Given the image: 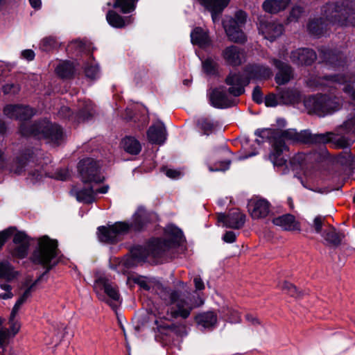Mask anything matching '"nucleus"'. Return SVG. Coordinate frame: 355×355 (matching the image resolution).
<instances>
[{"mask_svg": "<svg viewBox=\"0 0 355 355\" xmlns=\"http://www.w3.org/2000/svg\"><path fill=\"white\" fill-rule=\"evenodd\" d=\"M0 288L3 293H0V298L2 300H8L11 299L14 295L12 292V286L8 283H1L0 284Z\"/></svg>", "mask_w": 355, "mask_h": 355, "instance_id": "de8ad7c7", "label": "nucleus"}, {"mask_svg": "<svg viewBox=\"0 0 355 355\" xmlns=\"http://www.w3.org/2000/svg\"><path fill=\"white\" fill-rule=\"evenodd\" d=\"M3 113L8 118L19 121H26L34 114L32 108L18 105H6L3 109Z\"/></svg>", "mask_w": 355, "mask_h": 355, "instance_id": "412c9836", "label": "nucleus"}, {"mask_svg": "<svg viewBox=\"0 0 355 355\" xmlns=\"http://www.w3.org/2000/svg\"><path fill=\"white\" fill-rule=\"evenodd\" d=\"M88 47L86 46L85 43L82 41L76 40L74 42H71L68 47L67 50L70 52L73 53H84L87 51Z\"/></svg>", "mask_w": 355, "mask_h": 355, "instance_id": "a18cd8bd", "label": "nucleus"}, {"mask_svg": "<svg viewBox=\"0 0 355 355\" xmlns=\"http://www.w3.org/2000/svg\"><path fill=\"white\" fill-rule=\"evenodd\" d=\"M265 105L267 107H275L278 104H282L281 103V100L279 98V94L278 95H275L273 94H270L266 96L265 98Z\"/></svg>", "mask_w": 355, "mask_h": 355, "instance_id": "09e8293b", "label": "nucleus"}, {"mask_svg": "<svg viewBox=\"0 0 355 355\" xmlns=\"http://www.w3.org/2000/svg\"><path fill=\"white\" fill-rule=\"evenodd\" d=\"M69 176V173L67 169H61L57 171L53 177L55 179L60 180H66L68 177Z\"/></svg>", "mask_w": 355, "mask_h": 355, "instance_id": "13d9d810", "label": "nucleus"}, {"mask_svg": "<svg viewBox=\"0 0 355 355\" xmlns=\"http://www.w3.org/2000/svg\"><path fill=\"white\" fill-rule=\"evenodd\" d=\"M94 289L98 299L108 304L113 309L121 303V297L116 286L105 277H99L94 284Z\"/></svg>", "mask_w": 355, "mask_h": 355, "instance_id": "f8f14e48", "label": "nucleus"}, {"mask_svg": "<svg viewBox=\"0 0 355 355\" xmlns=\"http://www.w3.org/2000/svg\"><path fill=\"white\" fill-rule=\"evenodd\" d=\"M19 272L15 267L7 260L0 261V278L12 282L17 279Z\"/></svg>", "mask_w": 355, "mask_h": 355, "instance_id": "2f4dec72", "label": "nucleus"}, {"mask_svg": "<svg viewBox=\"0 0 355 355\" xmlns=\"http://www.w3.org/2000/svg\"><path fill=\"white\" fill-rule=\"evenodd\" d=\"M202 6L211 13V18L215 23L219 20L218 15L227 6L229 0H197Z\"/></svg>", "mask_w": 355, "mask_h": 355, "instance_id": "a878e982", "label": "nucleus"}, {"mask_svg": "<svg viewBox=\"0 0 355 355\" xmlns=\"http://www.w3.org/2000/svg\"><path fill=\"white\" fill-rule=\"evenodd\" d=\"M290 58L294 64L309 65L316 59V54L312 49L301 48L292 51Z\"/></svg>", "mask_w": 355, "mask_h": 355, "instance_id": "5701e85b", "label": "nucleus"}, {"mask_svg": "<svg viewBox=\"0 0 355 355\" xmlns=\"http://www.w3.org/2000/svg\"><path fill=\"white\" fill-rule=\"evenodd\" d=\"M230 162H222L216 164V166H209L210 171H224L229 168Z\"/></svg>", "mask_w": 355, "mask_h": 355, "instance_id": "5fc2aeb1", "label": "nucleus"}, {"mask_svg": "<svg viewBox=\"0 0 355 355\" xmlns=\"http://www.w3.org/2000/svg\"><path fill=\"white\" fill-rule=\"evenodd\" d=\"M281 288L283 291H286L291 296H296L297 295V290L296 288L291 283L284 282Z\"/></svg>", "mask_w": 355, "mask_h": 355, "instance_id": "603ef678", "label": "nucleus"}, {"mask_svg": "<svg viewBox=\"0 0 355 355\" xmlns=\"http://www.w3.org/2000/svg\"><path fill=\"white\" fill-rule=\"evenodd\" d=\"M161 298L168 304V313L173 318L185 320L189 318L191 311L203 304L200 297L197 299L186 295L176 290L163 289Z\"/></svg>", "mask_w": 355, "mask_h": 355, "instance_id": "0eeeda50", "label": "nucleus"}, {"mask_svg": "<svg viewBox=\"0 0 355 355\" xmlns=\"http://www.w3.org/2000/svg\"><path fill=\"white\" fill-rule=\"evenodd\" d=\"M223 314L226 316V320L232 323L240 322L241 317L238 312L230 307H226L223 311Z\"/></svg>", "mask_w": 355, "mask_h": 355, "instance_id": "37998d69", "label": "nucleus"}, {"mask_svg": "<svg viewBox=\"0 0 355 355\" xmlns=\"http://www.w3.org/2000/svg\"><path fill=\"white\" fill-rule=\"evenodd\" d=\"M322 218L320 216L315 217L313 220V227L315 229V232L322 234Z\"/></svg>", "mask_w": 355, "mask_h": 355, "instance_id": "052dcab7", "label": "nucleus"}, {"mask_svg": "<svg viewBox=\"0 0 355 355\" xmlns=\"http://www.w3.org/2000/svg\"><path fill=\"white\" fill-rule=\"evenodd\" d=\"M149 220V214L146 210L139 207L132 216L130 223L116 222L108 227L102 226L98 228V238L101 242L114 243L119 241L121 237L130 230L139 231Z\"/></svg>", "mask_w": 355, "mask_h": 355, "instance_id": "39448f33", "label": "nucleus"}, {"mask_svg": "<svg viewBox=\"0 0 355 355\" xmlns=\"http://www.w3.org/2000/svg\"><path fill=\"white\" fill-rule=\"evenodd\" d=\"M58 242L47 236L38 239V246L33 254V261L50 270L58 263Z\"/></svg>", "mask_w": 355, "mask_h": 355, "instance_id": "1a4fd4ad", "label": "nucleus"}, {"mask_svg": "<svg viewBox=\"0 0 355 355\" xmlns=\"http://www.w3.org/2000/svg\"><path fill=\"white\" fill-rule=\"evenodd\" d=\"M78 168L84 184H98L104 180V177L100 172L98 163L92 158H85L80 160Z\"/></svg>", "mask_w": 355, "mask_h": 355, "instance_id": "4468645a", "label": "nucleus"}, {"mask_svg": "<svg viewBox=\"0 0 355 355\" xmlns=\"http://www.w3.org/2000/svg\"><path fill=\"white\" fill-rule=\"evenodd\" d=\"M258 28L259 33L263 35L264 38L270 41H273L279 37L284 31L283 25L274 21H268L264 19H260Z\"/></svg>", "mask_w": 355, "mask_h": 355, "instance_id": "a211bd4d", "label": "nucleus"}, {"mask_svg": "<svg viewBox=\"0 0 355 355\" xmlns=\"http://www.w3.org/2000/svg\"><path fill=\"white\" fill-rule=\"evenodd\" d=\"M289 3L290 0H266L263 8L267 12L275 14L284 10Z\"/></svg>", "mask_w": 355, "mask_h": 355, "instance_id": "72a5a7b5", "label": "nucleus"}, {"mask_svg": "<svg viewBox=\"0 0 355 355\" xmlns=\"http://www.w3.org/2000/svg\"><path fill=\"white\" fill-rule=\"evenodd\" d=\"M245 221V215L239 209H232L228 215L220 214L218 216V223L226 227L239 229L243 227Z\"/></svg>", "mask_w": 355, "mask_h": 355, "instance_id": "6ab92c4d", "label": "nucleus"}, {"mask_svg": "<svg viewBox=\"0 0 355 355\" xmlns=\"http://www.w3.org/2000/svg\"><path fill=\"white\" fill-rule=\"evenodd\" d=\"M279 98L282 104H293L300 101V93L295 89H286L279 92Z\"/></svg>", "mask_w": 355, "mask_h": 355, "instance_id": "c9c22d12", "label": "nucleus"}, {"mask_svg": "<svg viewBox=\"0 0 355 355\" xmlns=\"http://www.w3.org/2000/svg\"><path fill=\"white\" fill-rule=\"evenodd\" d=\"M191 41L193 45L205 49L211 45V41L208 32L200 27H196L190 34Z\"/></svg>", "mask_w": 355, "mask_h": 355, "instance_id": "bb28decb", "label": "nucleus"}, {"mask_svg": "<svg viewBox=\"0 0 355 355\" xmlns=\"http://www.w3.org/2000/svg\"><path fill=\"white\" fill-rule=\"evenodd\" d=\"M302 184L305 188H306L309 190H311L313 191H315V192L324 193L327 191L325 189H317V188L311 187L310 186L305 184L303 182H302Z\"/></svg>", "mask_w": 355, "mask_h": 355, "instance_id": "774afa93", "label": "nucleus"}, {"mask_svg": "<svg viewBox=\"0 0 355 355\" xmlns=\"http://www.w3.org/2000/svg\"><path fill=\"white\" fill-rule=\"evenodd\" d=\"M166 240L153 239L146 247L137 246L131 250V261H125V265H135L147 261L149 258H156L166 249L180 244L184 240L182 232L177 227L170 225L165 229Z\"/></svg>", "mask_w": 355, "mask_h": 355, "instance_id": "20e7f679", "label": "nucleus"}, {"mask_svg": "<svg viewBox=\"0 0 355 355\" xmlns=\"http://www.w3.org/2000/svg\"><path fill=\"white\" fill-rule=\"evenodd\" d=\"M31 6L35 9H40L42 6L41 0H29Z\"/></svg>", "mask_w": 355, "mask_h": 355, "instance_id": "338daca9", "label": "nucleus"}, {"mask_svg": "<svg viewBox=\"0 0 355 355\" xmlns=\"http://www.w3.org/2000/svg\"><path fill=\"white\" fill-rule=\"evenodd\" d=\"M302 13V8L300 7H295L292 9L288 19L292 21H297Z\"/></svg>", "mask_w": 355, "mask_h": 355, "instance_id": "6e6d98bb", "label": "nucleus"}, {"mask_svg": "<svg viewBox=\"0 0 355 355\" xmlns=\"http://www.w3.org/2000/svg\"><path fill=\"white\" fill-rule=\"evenodd\" d=\"M137 0H115L114 8H119L123 13L130 12L135 10Z\"/></svg>", "mask_w": 355, "mask_h": 355, "instance_id": "a19ab883", "label": "nucleus"}, {"mask_svg": "<svg viewBox=\"0 0 355 355\" xmlns=\"http://www.w3.org/2000/svg\"><path fill=\"white\" fill-rule=\"evenodd\" d=\"M324 17L314 19L309 21L307 29L315 37L324 34L329 24L340 26H355V6L344 3H331L324 8Z\"/></svg>", "mask_w": 355, "mask_h": 355, "instance_id": "7ed1b4c3", "label": "nucleus"}, {"mask_svg": "<svg viewBox=\"0 0 355 355\" xmlns=\"http://www.w3.org/2000/svg\"><path fill=\"white\" fill-rule=\"evenodd\" d=\"M106 19L111 26L117 28H123L132 22V19L130 17L125 18L122 17L121 15L113 10H110L107 13Z\"/></svg>", "mask_w": 355, "mask_h": 355, "instance_id": "473e14b6", "label": "nucleus"}, {"mask_svg": "<svg viewBox=\"0 0 355 355\" xmlns=\"http://www.w3.org/2000/svg\"><path fill=\"white\" fill-rule=\"evenodd\" d=\"M19 89V86L14 83H7L3 86V92L6 94H15Z\"/></svg>", "mask_w": 355, "mask_h": 355, "instance_id": "8fccbe9b", "label": "nucleus"}, {"mask_svg": "<svg viewBox=\"0 0 355 355\" xmlns=\"http://www.w3.org/2000/svg\"><path fill=\"white\" fill-rule=\"evenodd\" d=\"M75 71L76 67L73 63L69 61L60 62L55 68L56 73L62 78L71 77Z\"/></svg>", "mask_w": 355, "mask_h": 355, "instance_id": "e433bc0d", "label": "nucleus"}, {"mask_svg": "<svg viewBox=\"0 0 355 355\" xmlns=\"http://www.w3.org/2000/svg\"><path fill=\"white\" fill-rule=\"evenodd\" d=\"M272 223L274 225L279 226L285 230L293 231L300 230V223L291 214H285L276 217L272 220Z\"/></svg>", "mask_w": 355, "mask_h": 355, "instance_id": "c85d7f7f", "label": "nucleus"}, {"mask_svg": "<svg viewBox=\"0 0 355 355\" xmlns=\"http://www.w3.org/2000/svg\"><path fill=\"white\" fill-rule=\"evenodd\" d=\"M322 56L325 61V65L328 68H333L336 71L342 72V73L330 74L323 77H319L317 79L310 80L309 84L311 87H329L337 88L344 85L343 91L349 95L353 99H355V90L352 85L355 81V78L347 72L345 61L340 53H336L332 51H321Z\"/></svg>", "mask_w": 355, "mask_h": 355, "instance_id": "f03ea898", "label": "nucleus"}, {"mask_svg": "<svg viewBox=\"0 0 355 355\" xmlns=\"http://www.w3.org/2000/svg\"><path fill=\"white\" fill-rule=\"evenodd\" d=\"M197 324L204 329H212L217 322V315L214 311H206L198 314L195 318Z\"/></svg>", "mask_w": 355, "mask_h": 355, "instance_id": "c756f323", "label": "nucleus"}, {"mask_svg": "<svg viewBox=\"0 0 355 355\" xmlns=\"http://www.w3.org/2000/svg\"><path fill=\"white\" fill-rule=\"evenodd\" d=\"M355 132V112L351 114L347 119L336 130L337 135ZM255 134L261 138L255 142L260 145L263 140L268 139L272 146L270 159L275 166H282L286 162L283 153L288 148L290 143L301 142L304 144H325L335 139L336 133L327 132L321 134H312L309 130L297 132L294 129L286 130L263 129L258 130Z\"/></svg>", "mask_w": 355, "mask_h": 355, "instance_id": "f257e3e1", "label": "nucleus"}, {"mask_svg": "<svg viewBox=\"0 0 355 355\" xmlns=\"http://www.w3.org/2000/svg\"><path fill=\"white\" fill-rule=\"evenodd\" d=\"M229 93L227 94L223 87L213 89L209 94L211 104L217 108H226L234 105L236 103V96L231 94L230 91Z\"/></svg>", "mask_w": 355, "mask_h": 355, "instance_id": "f3484780", "label": "nucleus"}, {"mask_svg": "<svg viewBox=\"0 0 355 355\" xmlns=\"http://www.w3.org/2000/svg\"><path fill=\"white\" fill-rule=\"evenodd\" d=\"M109 190L108 185L98 186L94 184H85L83 187L76 186L71 189V193L78 202L92 203L96 200L98 194H105Z\"/></svg>", "mask_w": 355, "mask_h": 355, "instance_id": "2eb2a0df", "label": "nucleus"}, {"mask_svg": "<svg viewBox=\"0 0 355 355\" xmlns=\"http://www.w3.org/2000/svg\"><path fill=\"white\" fill-rule=\"evenodd\" d=\"M328 158H330L333 163L338 164L345 167L353 168L355 166V157L350 152H343L337 156L331 158L329 152L324 147L321 149V159H326Z\"/></svg>", "mask_w": 355, "mask_h": 355, "instance_id": "393cba45", "label": "nucleus"}, {"mask_svg": "<svg viewBox=\"0 0 355 355\" xmlns=\"http://www.w3.org/2000/svg\"><path fill=\"white\" fill-rule=\"evenodd\" d=\"M85 76L92 80L98 78L100 76V70L97 63L91 57L84 66Z\"/></svg>", "mask_w": 355, "mask_h": 355, "instance_id": "58836bf2", "label": "nucleus"}, {"mask_svg": "<svg viewBox=\"0 0 355 355\" xmlns=\"http://www.w3.org/2000/svg\"><path fill=\"white\" fill-rule=\"evenodd\" d=\"M304 106L310 114L324 116L334 113L340 107L338 98L326 95L309 96L304 100Z\"/></svg>", "mask_w": 355, "mask_h": 355, "instance_id": "9d476101", "label": "nucleus"}, {"mask_svg": "<svg viewBox=\"0 0 355 355\" xmlns=\"http://www.w3.org/2000/svg\"><path fill=\"white\" fill-rule=\"evenodd\" d=\"M246 13L242 10L236 12L235 17H226L223 21V26L229 40L234 42H244L245 35L242 27L246 21Z\"/></svg>", "mask_w": 355, "mask_h": 355, "instance_id": "ddd939ff", "label": "nucleus"}, {"mask_svg": "<svg viewBox=\"0 0 355 355\" xmlns=\"http://www.w3.org/2000/svg\"><path fill=\"white\" fill-rule=\"evenodd\" d=\"M322 236L324 238L326 244L331 246L340 245L344 237L343 234L331 226H329L323 230Z\"/></svg>", "mask_w": 355, "mask_h": 355, "instance_id": "7c9ffc66", "label": "nucleus"}, {"mask_svg": "<svg viewBox=\"0 0 355 355\" xmlns=\"http://www.w3.org/2000/svg\"><path fill=\"white\" fill-rule=\"evenodd\" d=\"M15 227H10L0 232V249L3 247L7 239L13 235L15 248L10 250V254L13 257L23 259L28 254L30 239L24 232H15Z\"/></svg>", "mask_w": 355, "mask_h": 355, "instance_id": "9b49d317", "label": "nucleus"}, {"mask_svg": "<svg viewBox=\"0 0 355 355\" xmlns=\"http://www.w3.org/2000/svg\"><path fill=\"white\" fill-rule=\"evenodd\" d=\"M79 116L83 120L89 119L94 114L93 104L90 100H83L80 102Z\"/></svg>", "mask_w": 355, "mask_h": 355, "instance_id": "ea45409f", "label": "nucleus"}, {"mask_svg": "<svg viewBox=\"0 0 355 355\" xmlns=\"http://www.w3.org/2000/svg\"><path fill=\"white\" fill-rule=\"evenodd\" d=\"M165 174L167 177L171 179H179L183 175V173L177 169L166 168L165 169Z\"/></svg>", "mask_w": 355, "mask_h": 355, "instance_id": "864d4df0", "label": "nucleus"}, {"mask_svg": "<svg viewBox=\"0 0 355 355\" xmlns=\"http://www.w3.org/2000/svg\"><path fill=\"white\" fill-rule=\"evenodd\" d=\"M223 239L226 243H233L236 239V234L232 231H228L224 234Z\"/></svg>", "mask_w": 355, "mask_h": 355, "instance_id": "680f3d73", "label": "nucleus"}, {"mask_svg": "<svg viewBox=\"0 0 355 355\" xmlns=\"http://www.w3.org/2000/svg\"><path fill=\"white\" fill-rule=\"evenodd\" d=\"M198 124L205 132H211L218 125L216 121L207 117H201L198 120Z\"/></svg>", "mask_w": 355, "mask_h": 355, "instance_id": "79ce46f5", "label": "nucleus"}, {"mask_svg": "<svg viewBox=\"0 0 355 355\" xmlns=\"http://www.w3.org/2000/svg\"><path fill=\"white\" fill-rule=\"evenodd\" d=\"M43 177H44V171H37L36 172L30 173V178L33 183H35L37 181L41 180Z\"/></svg>", "mask_w": 355, "mask_h": 355, "instance_id": "bf43d9fd", "label": "nucleus"}, {"mask_svg": "<svg viewBox=\"0 0 355 355\" xmlns=\"http://www.w3.org/2000/svg\"><path fill=\"white\" fill-rule=\"evenodd\" d=\"M248 208L254 219L265 218L270 212V204L264 199H251L248 204Z\"/></svg>", "mask_w": 355, "mask_h": 355, "instance_id": "4be33fe9", "label": "nucleus"}, {"mask_svg": "<svg viewBox=\"0 0 355 355\" xmlns=\"http://www.w3.org/2000/svg\"><path fill=\"white\" fill-rule=\"evenodd\" d=\"M193 282L196 290H203L205 288L204 283L200 277H195Z\"/></svg>", "mask_w": 355, "mask_h": 355, "instance_id": "0e129e2a", "label": "nucleus"}, {"mask_svg": "<svg viewBox=\"0 0 355 355\" xmlns=\"http://www.w3.org/2000/svg\"><path fill=\"white\" fill-rule=\"evenodd\" d=\"M222 57L227 64L233 67L241 65L246 59L244 50L235 45L226 47L222 51Z\"/></svg>", "mask_w": 355, "mask_h": 355, "instance_id": "aec40b11", "label": "nucleus"}, {"mask_svg": "<svg viewBox=\"0 0 355 355\" xmlns=\"http://www.w3.org/2000/svg\"><path fill=\"white\" fill-rule=\"evenodd\" d=\"M20 132L24 136L44 139L47 143L52 144H58L63 136L60 127L47 120H43L28 126L24 123L20 126Z\"/></svg>", "mask_w": 355, "mask_h": 355, "instance_id": "6e6552de", "label": "nucleus"}, {"mask_svg": "<svg viewBox=\"0 0 355 355\" xmlns=\"http://www.w3.org/2000/svg\"><path fill=\"white\" fill-rule=\"evenodd\" d=\"M21 57L28 61H31L35 58V53L31 49H26L21 51Z\"/></svg>", "mask_w": 355, "mask_h": 355, "instance_id": "e2e57ef3", "label": "nucleus"}, {"mask_svg": "<svg viewBox=\"0 0 355 355\" xmlns=\"http://www.w3.org/2000/svg\"><path fill=\"white\" fill-rule=\"evenodd\" d=\"M18 313V310H15L12 308L8 321V332L3 329L0 330V353L1 355L12 354V349L8 343V334H10L14 336L20 330L21 323L19 319L17 318Z\"/></svg>", "mask_w": 355, "mask_h": 355, "instance_id": "dca6fc26", "label": "nucleus"}, {"mask_svg": "<svg viewBox=\"0 0 355 355\" xmlns=\"http://www.w3.org/2000/svg\"><path fill=\"white\" fill-rule=\"evenodd\" d=\"M24 165H25V163L24 162H19L18 163V166L15 168V167H12L11 168V171H12L13 172H15V173H17V174H20L22 171H23V168L24 167Z\"/></svg>", "mask_w": 355, "mask_h": 355, "instance_id": "69168bd1", "label": "nucleus"}, {"mask_svg": "<svg viewBox=\"0 0 355 355\" xmlns=\"http://www.w3.org/2000/svg\"><path fill=\"white\" fill-rule=\"evenodd\" d=\"M35 284H36V282H35L31 286H29L24 292V293L19 297V299L17 300L16 303L15 304V305L13 306L14 309L19 311V309H21V306L23 305V304L31 296L33 288L35 285Z\"/></svg>", "mask_w": 355, "mask_h": 355, "instance_id": "c03bdc74", "label": "nucleus"}, {"mask_svg": "<svg viewBox=\"0 0 355 355\" xmlns=\"http://www.w3.org/2000/svg\"><path fill=\"white\" fill-rule=\"evenodd\" d=\"M138 284L145 290L157 293L160 297L163 289H166L156 279L152 277H141L138 280Z\"/></svg>", "mask_w": 355, "mask_h": 355, "instance_id": "f704fd0d", "label": "nucleus"}, {"mask_svg": "<svg viewBox=\"0 0 355 355\" xmlns=\"http://www.w3.org/2000/svg\"><path fill=\"white\" fill-rule=\"evenodd\" d=\"M273 64L279 69L275 76L278 85H284L293 78V70L290 66L277 60H274Z\"/></svg>", "mask_w": 355, "mask_h": 355, "instance_id": "cd10ccee", "label": "nucleus"}, {"mask_svg": "<svg viewBox=\"0 0 355 355\" xmlns=\"http://www.w3.org/2000/svg\"><path fill=\"white\" fill-rule=\"evenodd\" d=\"M147 137L150 142L155 144H162L165 142L167 133L164 124L158 121L153 124L147 132Z\"/></svg>", "mask_w": 355, "mask_h": 355, "instance_id": "b1692460", "label": "nucleus"}, {"mask_svg": "<svg viewBox=\"0 0 355 355\" xmlns=\"http://www.w3.org/2000/svg\"><path fill=\"white\" fill-rule=\"evenodd\" d=\"M124 150L132 155H137L141 150V146L138 140L132 137H126L122 141Z\"/></svg>", "mask_w": 355, "mask_h": 355, "instance_id": "4c0bfd02", "label": "nucleus"}, {"mask_svg": "<svg viewBox=\"0 0 355 355\" xmlns=\"http://www.w3.org/2000/svg\"><path fill=\"white\" fill-rule=\"evenodd\" d=\"M55 44V41L52 37H46L44 38L41 42V48L44 51H49L52 49Z\"/></svg>", "mask_w": 355, "mask_h": 355, "instance_id": "3c124183", "label": "nucleus"}, {"mask_svg": "<svg viewBox=\"0 0 355 355\" xmlns=\"http://www.w3.org/2000/svg\"><path fill=\"white\" fill-rule=\"evenodd\" d=\"M216 62L211 58H207L202 62V69L208 75L214 74L216 71Z\"/></svg>", "mask_w": 355, "mask_h": 355, "instance_id": "49530a36", "label": "nucleus"}, {"mask_svg": "<svg viewBox=\"0 0 355 355\" xmlns=\"http://www.w3.org/2000/svg\"><path fill=\"white\" fill-rule=\"evenodd\" d=\"M272 75L271 69L260 63L249 64L245 66L243 74L230 72L225 79L226 84L230 86V92L234 96L241 95L250 80L261 81L270 78Z\"/></svg>", "mask_w": 355, "mask_h": 355, "instance_id": "423d86ee", "label": "nucleus"}, {"mask_svg": "<svg viewBox=\"0 0 355 355\" xmlns=\"http://www.w3.org/2000/svg\"><path fill=\"white\" fill-rule=\"evenodd\" d=\"M252 98L257 103L263 102V94L259 87H256L252 92Z\"/></svg>", "mask_w": 355, "mask_h": 355, "instance_id": "4d7b16f0", "label": "nucleus"}]
</instances>
